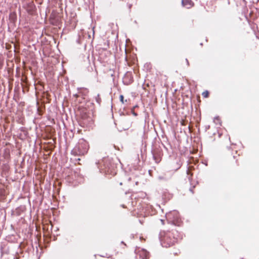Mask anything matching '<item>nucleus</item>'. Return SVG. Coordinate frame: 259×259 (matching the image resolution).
<instances>
[{
    "mask_svg": "<svg viewBox=\"0 0 259 259\" xmlns=\"http://www.w3.org/2000/svg\"><path fill=\"white\" fill-rule=\"evenodd\" d=\"M89 145L87 141L81 139L78 144L72 149L71 154L75 156H82L87 153L89 149Z\"/></svg>",
    "mask_w": 259,
    "mask_h": 259,
    "instance_id": "obj_1",
    "label": "nucleus"
},
{
    "mask_svg": "<svg viewBox=\"0 0 259 259\" xmlns=\"http://www.w3.org/2000/svg\"><path fill=\"white\" fill-rule=\"evenodd\" d=\"M177 238L170 233H167L163 237L162 244L165 247L173 245L177 242Z\"/></svg>",
    "mask_w": 259,
    "mask_h": 259,
    "instance_id": "obj_2",
    "label": "nucleus"
},
{
    "mask_svg": "<svg viewBox=\"0 0 259 259\" xmlns=\"http://www.w3.org/2000/svg\"><path fill=\"white\" fill-rule=\"evenodd\" d=\"M239 155H231L228 157L227 162L228 164L233 167H236L239 165V159L238 158Z\"/></svg>",
    "mask_w": 259,
    "mask_h": 259,
    "instance_id": "obj_3",
    "label": "nucleus"
},
{
    "mask_svg": "<svg viewBox=\"0 0 259 259\" xmlns=\"http://www.w3.org/2000/svg\"><path fill=\"white\" fill-rule=\"evenodd\" d=\"M154 159L156 163H159L162 156V153L159 150H154L153 153Z\"/></svg>",
    "mask_w": 259,
    "mask_h": 259,
    "instance_id": "obj_4",
    "label": "nucleus"
},
{
    "mask_svg": "<svg viewBox=\"0 0 259 259\" xmlns=\"http://www.w3.org/2000/svg\"><path fill=\"white\" fill-rule=\"evenodd\" d=\"M138 254L141 259H149V253L145 249H142L138 251Z\"/></svg>",
    "mask_w": 259,
    "mask_h": 259,
    "instance_id": "obj_5",
    "label": "nucleus"
},
{
    "mask_svg": "<svg viewBox=\"0 0 259 259\" xmlns=\"http://www.w3.org/2000/svg\"><path fill=\"white\" fill-rule=\"evenodd\" d=\"M79 116L83 120H86L88 118V115L86 112V109L79 111Z\"/></svg>",
    "mask_w": 259,
    "mask_h": 259,
    "instance_id": "obj_6",
    "label": "nucleus"
},
{
    "mask_svg": "<svg viewBox=\"0 0 259 259\" xmlns=\"http://www.w3.org/2000/svg\"><path fill=\"white\" fill-rule=\"evenodd\" d=\"M214 122L218 124H221V119L218 116V117H215L214 118Z\"/></svg>",
    "mask_w": 259,
    "mask_h": 259,
    "instance_id": "obj_7",
    "label": "nucleus"
},
{
    "mask_svg": "<svg viewBox=\"0 0 259 259\" xmlns=\"http://www.w3.org/2000/svg\"><path fill=\"white\" fill-rule=\"evenodd\" d=\"M202 95L203 96V97H207L208 96V92L207 91L203 92L202 94Z\"/></svg>",
    "mask_w": 259,
    "mask_h": 259,
    "instance_id": "obj_8",
    "label": "nucleus"
},
{
    "mask_svg": "<svg viewBox=\"0 0 259 259\" xmlns=\"http://www.w3.org/2000/svg\"><path fill=\"white\" fill-rule=\"evenodd\" d=\"M190 2H184V1L182 2L183 3V4L184 6H188V4H189V3H190Z\"/></svg>",
    "mask_w": 259,
    "mask_h": 259,
    "instance_id": "obj_9",
    "label": "nucleus"
},
{
    "mask_svg": "<svg viewBox=\"0 0 259 259\" xmlns=\"http://www.w3.org/2000/svg\"><path fill=\"white\" fill-rule=\"evenodd\" d=\"M181 125H186V122H185V121L184 120H182L181 121Z\"/></svg>",
    "mask_w": 259,
    "mask_h": 259,
    "instance_id": "obj_10",
    "label": "nucleus"
},
{
    "mask_svg": "<svg viewBox=\"0 0 259 259\" xmlns=\"http://www.w3.org/2000/svg\"><path fill=\"white\" fill-rule=\"evenodd\" d=\"M124 98H120V101L122 102V103H124V102H127V100L125 99V100H124Z\"/></svg>",
    "mask_w": 259,
    "mask_h": 259,
    "instance_id": "obj_11",
    "label": "nucleus"
},
{
    "mask_svg": "<svg viewBox=\"0 0 259 259\" xmlns=\"http://www.w3.org/2000/svg\"><path fill=\"white\" fill-rule=\"evenodd\" d=\"M192 6V5L190 2V3H189L188 6L187 7V8H189Z\"/></svg>",
    "mask_w": 259,
    "mask_h": 259,
    "instance_id": "obj_12",
    "label": "nucleus"
},
{
    "mask_svg": "<svg viewBox=\"0 0 259 259\" xmlns=\"http://www.w3.org/2000/svg\"><path fill=\"white\" fill-rule=\"evenodd\" d=\"M130 74H126V76L124 77V81L125 82V79H126V76H128Z\"/></svg>",
    "mask_w": 259,
    "mask_h": 259,
    "instance_id": "obj_13",
    "label": "nucleus"
},
{
    "mask_svg": "<svg viewBox=\"0 0 259 259\" xmlns=\"http://www.w3.org/2000/svg\"><path fill=\"white\" fill-rule=\"evenodd\" d=\"M161 222L162 224L163 225L164 224V220H161Z\"/></svg>",
    "mask_w": 259,
    "mask_h": 259,
    "instance_id": "obj_14",
    "label": "nucleus"
},
{
    "mask_svg": "<svg viewBox=\"0 0 259 259\" xmlns=\"http://www.w3.org/2000/svg\"><path fill=\"white\" fill-rule=\"evenodd\" d=\"M120 97L122 98V97H123V96H122V95H121V96H120Z\"/></svg>",
    "mask_w": 259,
    "mask_h": 259,
    "instance_id": "obj_15",
    "label": "nucleus"
},
{
    "mask_svg": "<svg viewBox=\"0 0 259 259\" xmlns=\"http://www.w3.org/2000/svg\"><path fill=\"white\" fill-rule=\"evenodd\" d=\"M80 159L79 158L77 159V160L79 161Z\"/></svg>",
    "mask_w": 259,
    "mask_h": 259,
    "instance_id": "obj_16",
    "label": "nucleus"
}]
</instances>
